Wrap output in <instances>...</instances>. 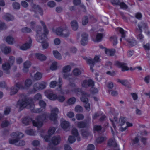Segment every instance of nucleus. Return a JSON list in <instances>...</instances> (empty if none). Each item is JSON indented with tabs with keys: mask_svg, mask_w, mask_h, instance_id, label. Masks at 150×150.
I'll list each match as a JSON object with an SVG mask.
<instances>
[{
	"mask_svg": "<svg viewBox=\"0 0 150 150\" xmlns=\"http://www.w3.org/2000/svg\"><path fill=\"white\" fill-rule=\"evenodd\" d=\"M119 6L121 8L125 9H127L128 7V6L124 2H120Z\"/></svg>",
	"mask_w": 150,
	"mask_h": 150,
	"instance_id": "50",
	"label": "nucleus"
},
{
	"mask_svg": "<svg viewBox=\"0 0 150 150\" xmlns=\"http://www.w3.org/2000/svg\"><path fill=\"white\" fill-rule=\"evenodd\" d=\"M114 65L119 68H121V70L123 71L129 70V68L127 66V64L125 63L117 61L115 62Z\"/></svg>",
	"mask_w": 150,
	"mask_h": 150,
	"instance_id": "7",
	"label": "nucleus"
},
{
	"mask_svg": "<svg viewBox=\"0 0 150 150\" xmlns=\"http://www.w3.org/2000/svg\"><path fill=\"white\" fill-rule=\"evenodd\" d=\"M21 31L23 33H29L31 32V29L28 27H24L22 28Z\"/></svg>",
	"mask_w": 150,
	"mask_h": 150,
	"instance_id": "43",
	"label": "nucleus"
},
{
	"mask_svg": "<svg viewBox=\"0 0 150 150\" xmlns=\"http://www.w3.org/2000/svg\"><path fill=\"white\" fill-rule=\"evenodd\" d=\"M76 99L75 98L72 97L69 99L68 100L67 103L69 104H74L76 102Z\"/></svg>",
	"mask_w": 150,
	"mask_h": 150,
	"instance_id": "53",
	"label": "nucleus"
},
{
	"mask_svg": "<svg viewBox=\"0 0 150 150\" xmlns=\"http://www.w3.org/2000/svg\"><path fill=\"white\" fill-rule=\"evenodd\" d=\"M103 37V34L98 33L96 37V41L97 42H100L101 40Z\"/></svg>",
	"mask_w": 150,
	"mask_h": 150,
	"instance_id": "40",
	"label": "nucleus"
},
{
	"mask_svg": "<svg viewBox=\"0 0 150 150\" xmlns=\"http://www.w3.org/2000/svg\"><path fill=\"white\" fill-rule=\"evenodd\" d=\"M42 29L40 28L37 31V34L36 38V40L42 43V47L44 49H46L48 46V43L46 41L47 38L46 39L44 38V36L42 35L41 31Z\"/></svg>",
	"mask_w": 150,
	"mask_h": 150,
	"instance_id": "3",
	"label": "nucleus"
},
{
	"mask_svg": "<svg viewBox=\"0 0 150 150\" xmlns=\"http://www.w3.org/2000/svg\"><path fill=\"white\" fill-rule=\"evenodd\" d=\"M110 41L112 43L114 46L117 43V38L116 36H112L110 38Z\"/></svg>",
	"mask_w": 150,
	"mask_h": 150,
	"instance_id": "33",
	"label": "nucleus"
},
{
	"mask_svg": "<svg viewBox=\"0 0 150 150\" xmlns=\"http://www.w3.org/2000/svg\"><path fill=\"white\" fill-rule=\"evenodd\" d=\"M75 110L77 112H82L83 111V109L81 106L77 105L75 107Z\"/></svg>",
	"mask_w": 150,
	"mask_h": 150,
	"instance_id": "46",
	"label": "nucleus"
},
{
	"mask_svg": "<svg viewBox=\"0 0 150 150\" xmlns=\"http://www.w3.org/2000/svg\"><path fill=\"white\" fill-rule=\"evenodd\" d=\"M106 139L105 137L100 136L99 137L96 139V141L97 143H101Z\"/></svg>",
	"mask_w": 150,
	"mask_h": 150,
	"instance_id": "37",
	"label": "nucleus"
},
{
	"mask_svg": "<svg viewBox=\"0 0 150 150\" xmlns=\"http://www.w3.org/2000/svg\"><path fill=\"white\" fill-rule=\"evenodd\" d=\"M32 8L30 10L31 11H33L35 12V14L34 16L35 17H38V16L36 14L38 13H39L41 16L43 15V11L39 5L33 4L32 5Z\"/></svg>",
	"mask_w": 150,
	"mask_h": 150,
	"instance_id": "6",
	"label": "nucleus"
},
{
	"mask_svg": "<svg viewBox=\"0 0 150 150\" xmlns=\"http://www.w3.org/2000/svg\"><path fill=\"white\" fill-rule=\"evenodd\" d=\"M56 130V129L54 127H50L48 131V134L50 135H52L54 133Z\"/></svg>",
	"mask_w": 150,
	"mask_h": 150,
	"instance_id": "48",
	"label": "nucleus"
},
{
	"mask_svg": "<svg viewBox=\"0 0 150 150\" xmlns=\"http://www.w3.org/2000/svg\"><path fill=\"white\" fill-rule=\"evenodd\" d=\"M6 28V26L5 23L0 21V31Z\"/></svg>",
	"mask_w": 150,
	"mask_h": 150,
	"instance_id": "52",
	"label": "nucleus"
},
{
	"mask_svg": "<svg viewBox=\"0 0 150 150\" xmlns=\"http://www.w3.org/2000/svg\"><path fill=\"white\" fill-rule=\"evenodd\" d=\"M71 24L72 29L74 31L77 30L78 28V26L76 21L75 20H73L71 21Z\"/></svg>",
	"mask_w": 150,
	"mask_h": 150,
	"instance_id": "25",
	"label": "nucleus"
},
{
	"mask_svg": "<svg viewBox=\"0 0 150 150\" xmlns=\"http://www.w3.org/2000/svg\"><path fill=\"white\" fill-rule=\"evenodd\" d=\"M87 124L86 122L81 121L78 123L77 126L79 128H85Z\"/></svg>",
	"mask_w": 150,
	"mask_h": 150,
	"instance_id": "34",
	"label": "nucleus"
},
{
	"mask_svg": "<svg viewBox=\"0 0 150 150\" xmlns=\"http://www.w3.org/2000/svg\"><path fill=\"white\" fill-rule=\"evenodd\" d=\"M62 84V82L61 79L59 78V82L58 83V86L60 89H61V86ZM57 85V83L56 81H53L51 82L50 84V86L51 88H54Z\"/></svg>",
	"mask_w": 150,
	"mask_h": 150,
	"instance_id": "12",
	"label": "nucleus"
},
{
	"mask_svg": "<svg viewBox=\"0 0 150 150\" xmlns=\"http://www.w3.org/2000/svg\"><path fill=\"white\" fill-rule=\"evenodd\" d=\"M94 85L93 81L91 79L84 80L82 83L83 87L87 88L88 86H93Z\"/></svg>",
	"mask_w": 150,
	"mask_h": 150,
	"instance_id": "11",
	"label": "nucleus"
},
{
	"mask_svg": "<svg viewBox=\"0 0 150 150\" xmlns=\"http://www.w3.org/2000/svg\"><path fill=\"white\" fill-rule=\"evenodd\" d=\"M117 82L120 83L123 86L127 87H130V83L127 80H120L119 79H117Z\"/></svg>",
	"mask_w": 150,
	"mask_h": 150,
	"instance_id": "19",
	"label": "nucleus"
},
{
	"mask_svg": "<svg viewBox=\"0 0 150 150\" xmlns=\"http://www.w3.org/2000/svg\"><path fill=\"white\" fill-rule=\"evenodd\" d=\"M82 38L81 41V44L85 46L88 43V35L85 33H82L81 34Z\"/></svg>",
	"mask_w": 150,
	"mask_h": 150,
	"instance_id": "10",
	"label": "nucleus"
},
{
	"mask_svg": "<svg viewBox=\"0 0 150 150\" xmlns=\"http://www.w3.org/2000/svg\"><path fill=\"white\" fill-rule=\"evenodd\" d=\"M138 26L139 27L140 32L141 33L142 32V28L146 29L147 28V24L146 23L143 22H141L138 24Z\"/></svg>",
	"mask_w": 150,
	"mask_h": 150,
	"instance_id": "21",
	"label": "nucleus"
},
{
	"mask_svg": "<svg viewBox=\"0 0 150 150\" xmlns=\"http://www.w3.org/2000/svg\"><path fill=\"white\" fill-rule=\"evenodd\" d=\"M45 95L47 98L49 99L52 100H56L57 96L54 94L52 93H47Z\"/></svg>",
	"mask_w": 150,
	"mask_h": 150,
	"instance_id": "22",
	"label": "nucleus"
},
{
	"mask_svg": "<svg viewBox=\"0 0 150 150\" xmlns=\"http://www.w3.org/2000/svg\"><path fill=\"white\" fill-rule=\"evenodd\" d=\"M88 20L87 16H85L83 18L82 24L83 25H85L88 23Z\"/></svg>",
	"mask_w": 150,
	"mask_h": 150,
	"instance_id": "47",
	"label": "nucleus"
},
{
	"mask_svg": "<svg viewBox=\"0 0 150 150\" xmlns=\"http://www.w3.org/2000/svg\"><path fill=\"white\" fill-rule=\"evenodd\" d=\"M3 18L7 21L12 20L14 19L13 16L9 13H6L5 14L3 17Z\"/></svg>",
	"mask_w": 150,
	"mask_h": 150,
	"instance_id": "26",
	"label": "nucleus"
},
{
	"mask_svg": "<svg viewBox=\"0 0 150 150\" xmlns=\"http://www.w3.org/2000/svg\"><path fill=\"white\" fill-rule=\"evenodd\" d=\"M68 140L69 143L72 144L75 142L76 139L74 136H70L69 137Z\"/></svg>",
	"mask_w": 150,
	"mask_h": 150,
	"instance_id": "56",
	"label": "nucleus"
},
{
	"mask_svg": "<svg viewBox=\"0 0 150 150\" xmlns=\"http://www.w3.org/2000/svg\"><path fill=\"white\" fill-rule=\"evenodd\" d=\"M89 132L87 130H83L82 131V135L84 137H87L89 135Z\"/></svg>",
	"mask_w": 150,
	"mask_h": 150,
	"instance_id": "63",
	"label": "nucleus"
},
{
	"mask_svg": "<svg viewBox=\"0 0 150 150\" xmlns=\"http://www.w3.org/2000/svg\"><path fill=\"white\" fill-rule=\"evenodd\" d=\"M57 63L56 62H53L50 67V69L52 71L55 70L57 69Z\"/></svg>",
	"mask_w": 150,
	"mask_h": 150,
	"instance_id": "45",
	"label": "nucleus"
},
{
	"mask_svg": "<svg viewBox=\"0 0 150 150\" xmlns=\"http://www.w3.org/2000/svg\"><path fill=\"white\" fill-rule=\"evenodd\" d=\"M61 140L60 137L59 136H56L52 138L51 142L53 145H57L60 143Z\"/></svg>",
	"mask_w": 150,
	"mask_h": 150,
	"instance_id": "13",
	"label": "nucleus"
},
{
	"mask_svg": "<svg viewBox=\"0 0 150 150\" xmlns=\"http://www.w3.org/2000/svg\"><path fill=\"white\" fill-rule=\"evenodd\" d=\"M93 129L94 131L97 132H99L102 129V127L100 125H95L93 127Z\"/></svg>",
	"mask_w": 150,
	"mask_h": 150,
	"instance_id": "49",
	"label": "nucleus"
},
{
	"mask_svg": "<svg viewBox=\"0 0 150 150\" xmlns=\"http://www.w3.org/2000/svg\"><path fill=\"white\" fill-rule=\"evenodd\" d=\"M110 2L114 6L119 5L120 1L119 0H111Z\"/></svg>",
	"mask_w": 150,
	"mask_h": 150,
	"instance_id": "54",
	"label": "nucleus"
},
{
	"mask_svg": "<svg viewBox=\"0 0 150 150\" xmlns=\"http://www.w3.org/2000/svg\"><path fill=\"white\" fill-rule=\"evenodd\" d=\"M72 133L75 137H77V136H78V130L76 128H73L72 129Z\"/></svg>",
	"mask_w": 150,
	"mask_h": 150,
	"instance_id": "58",
	"label": "nucleus"
},
{
	"mask_svg": "<svg viewBox=\"0 0 150 150\" xmlns=\"http://www.w3.org/2000/svg\"><path fill=\"white\" fill-rule=\"evenodd\" d=\"M89 96L90 94L89 93L83 92L82 97L81 98V100L85 103L84 107L88 111L90 110V105L88 103V100L87 97H89Z\"/></svg>",
	"mask_w": 150,
	"mask_h": 150,
	"instance_id": "5",
	"label": "nucleus"
},
{
	"mask_svg": "<svg viewBox=\"0 0 150 150\" xmlns=\"http://www.w3.org/2000/svg\"><path fill=\"white\" fill-rule=\"evenodd\" d=\"M83 59L85 60L87 64H89L90 65V69L92 72H93L94 70L93 67L94 66V62L92 59L90 57H85Z\"/></svg>",
	"mask_w": 150,
	"mask_h": 150,
	"instance_id": "9",
	"label": "nucleus"
},
{
	"mask_svg": "<svg viewBox=\"0 0 150 150\" xmlns=\"http://www.w3.org/2000/svg\"><path fill=\"white\" fill-rule=\"evenodd\" d=\"M36 57L40 60L42 61L46 59V57L45 55L37 53L35 54Z\"/></svg>",
	"mask_w": 150,
	"mask_h": 150,
	"instance_id": "27",
	"label": "nucleus"
},
{
	"mask_svg": "<svg viewBox=\"0 0 150 150\" xmlns=\"http://www.w3.org/2000/svg\"><path fill=\"white\" fill-rule=\"evenodd\" d=\"M15 85L18 89L25 88V86H23V83L21 82H19L16 83Z\"/></svg>",
	"mask_w": 150,
	"mask_h": 150,
	"instance_id": "32",
	"label": "nucleus"
},
{
	"mask_svg": "<svg viewBox=\"0 0 150 150\" xmlns=\"http://www.w3.org/2000/svg\"><path fill=\"white\" fill-rule=\"evenodd\" d=\"M125 122V118L124 117H121L120 118L119 120L120 125L122 126L123 125Z\"/></svg>",
	"mask_w": 150,
	"mask_h": 150,
	"instance_id": "51",
	"label": "nucleus"
},
{
	"mask_svg": "<svg viewBox=\"0 0 150 150\" xmlns=\"http://www.w3.org/2000/svg\"><path fill=\"white\" fill-rule=\"evenodd\" d=\"M108 145L110 146H114L115 147L114 150H120V149L117 146V144L114 139H110L108 142Z\"/></svg>",
	"mask_w": 150,
	"mask_h": 150,
	"instance_id": "14",
	"label": "nucleus"
},
{
	"mask_svg": "<svg viewBox=\"0 0 150 150\" xmlns=\"http://www.w3.org/2000/svg\"><path fill=\"white\" fill-rule=\"evenodd\" d=\"M40 23L43 26L44 31V33H42V35L44 36V38L45 39H46L47 38V35L48 33V30L47 28H46L45 23L42 21H41Z\"/></svg>",
	"mask_w": 150,
	"mask_h": 150,
	"instance_id": "20",
	"label": "nucleus"
},
{
	"mask_svg": "<svg viewBox=\"0 0 150 150\" xmlns=\"http://www.w3.org/2000/svg\"><path fill=\"white\" fill-rule=\"evenodd\" d=\"M42 77V74L39 72H37L34 75V78L36 80L41 79Z\"/></svg>",
	"mask_w": 150,
	"mask_h": 150,
	"instance_id": "44",
	"label": "nucleus"
},
{
	"mask_svg": "<svg viewBox=\"0 0 150 150\" xmlns=\"http://www.w3.org/2000/svg\"><path fill=\"white\" fill-rule=\"evenodd\" d=\"M31 64L29 61H26L24 63V68L23 71L25 73L28 71V68L30 66Z\"/></svg>",
	"mask_w": 150,
	"mask_h": 150,
	"instance_id": "23",
	"label": "nucleus"
},
{
	"mask_svg": "<svg viewBox=\"0 0 150 150\" xmlns=\"http://www.w3.org/2000/svg\"><path fill=\"white\" fill-rule=\"evenodd\" d=\"M12 6L13 8L16 9H19L20 8V5L17 2H14L13 3Z\"/></svg>",
	"mask_w": 150,
	"mask_h": 150,
	"instance_id": "55",
	"label": "nucleus"
},
{
	"mask_svg": "<svg viewBox=\"0 0 150 150\" xmlns=\"http://www.w3.org/2000/svg\"><path fill=\"white\" fill-rule=\"evenodd\" d=\"M39 104L41 108H34V104L32 103V100L24 96V98L19 100L17 102V107L21 110L27 107V108L31 110V111L33 112L39 113L44 111L46 104L44 101L41 100L39 101Z\"/></svg>",
	"mask_w": 150,
	"mask_h": 150,
	"instance_id": "1",
	"label": "nucleus"
},
{
	"mask_svg": "<svg viewBox=\"0 0 150 150\" xmlns=\"http://www.w3.org/2000/svg\"><path fill=\"white\" fill-rule=\"evenodd\" d=\"M18 90V89L16 86L12 87L11 88L10 95H12L16 94Z\"/></svg>",
	"mask_w": 150,
	"mask_h": 150,
	"instance_id": "36",
	"label": "nucleus"
},
{
	"mask_svg": "<svg viewBox=\"0 0 150 150\" xmlns=\"http://www.w3.org/2000/svg\"><path fill=\"white\" fill-rule=\"evenodd\" d=\"M64 28L59 27L57 28L56 30V33L57 35L61 36Z\"/></svg>",
	"mask_w": 150,
	"mask_h": 150,
	"instance_id": "38",
	"label": "nucleus"
},
{
	"mask_svg": "<svg viewBox=\"0 0 150 150\" xmlns=\"http://www.w3.org/2000/svg\"><path fill=\"white\" fill-rule=\"evenodd\" d=\"M76 117L77 119L81 120L84 119V116L82 114H78L76 115Z\"/></svg>",
	"mask_w": 150,
	"mask_h": 150,
	"instance_id": "61",
	"label": "nucleus"
},
{
	"mask_svg": "<svg viewBox=\"0 0 150 150\" xmlns=\"http://www.w3.org/2000/svg\"><path fill=\"white\" fill-rule=\"evenodd\" d=\"M73 74L75 76H78L80 75L81 72V70L78 68H76L73 71Z\"/></svg>",
	"mask_w": 150,
	"mask_h": 150,
	"instance_id": "35",
	"label": "nucleus"
},
{
	"mask_svg": "<svg viewBox=\"0 0 150 150\" xmlns=\"http://www.w3.org/2000/svg\"><path fill=\"white\" fill-rule=\"evenodd\" d=\"M70 34V32L67 28L65 27L64 28L63 30L61 36L64 38H67L69 36Z\"/></svg>",
	"mask_w": 150,
	"mask_h": 150,
	"instance_id": "18",
	"label": "nucleus"
},
{
	"mask_svg": "<svg viewBox=\"0 0 150 150\" xmlns=\"http://www.w3.org/2000/svg\"><path fill=\"white\" fill-rule=\"evenodd\" d=\"M32 40L30 39L29 43H26L20 47V49L22 50H26L29 48L31 46Z\"/></svg>",
	"mask_w": 150,
	"mask_h": 150,
	"instance_id": "17",
	"label": "nucleus"
},
{
	"mask_svg": "<svg viewBox=\"0 0 150 150\" xmlns=\"http://www.w3.org/2000/svg\"><path fill=\"white\" fill-rule=\"evenodd\" d=\"M15 57L13 56L10 57L8 62L10 64L13 65L15 62Z\"/></svg>",
	"mask_w": 150,
	"mask_h": 150,
	"instance_id": "64",
	"label": "nucleus"
},
{
	"mask_svg": "<svg viewBox=\"0 0 150 150\" xmlns=\"http://www.w3.org/2000/svg\"><path fill=\"white\" fill-rule=\"evenodd\" d=\"M11 64L8 62H5L2 64V67L3 69L6 71L7 74L10 73L9 70L11 68Z\"/></svg>",
	"mask_w": 150,
	"mask_h": 150,
	"instance_id": "15",
	"label": "nucleus"
},
{
	"mask_svg": "<svg viewBox=\"0 0 150 150\" xmlns=\"http://www.w3.org/2000/svg\"><path fill=\"white\" fill-rule=\"evenodd\" d=\"M62 128L66 131H69L70 129V124L69 122L66 121L62 122L61 124Z\"/></svg>",
	"mask_w": 150,
	"mask_h": 150,
	"instance_id": "16",
	"label": "nucleus"
},
{
	"mask_svg": "<svg viewBox=\"0 0 150 150\" xmlns=\"http://www.w3.org/2000/svg\"><path fill=\"white\" fill-rule=\"evenodd\" d=\"M11 124L10 122L8 121L7 120H5L2 122L1 126V127L3 128L6 127Z\"/></svg>",
	"mask_w": 150,
	"mask_h": 150,
	"instance_id": "41",
	"label": "nucleus"
},
{
	"mask_svg": "<svg viewBox=\"0 0 150 150\" xmlns=\"http://www.w3.org/2000/svg\"><path fill=\"white\" fill-rule=\"evenodd\" d=\"M32 84V81L30 79H26L25 82V88L29 87Z\"/></svg>",
	"mask_w": 150,
	"mask_h": 150,
	"instance_id": "31",
	"label": "nucleus"
},
{
	"mask_svg": "<svg viewBox=\"0 0 150 150\" xmlns=\"http://www.w3.org/2000/svg\"><path fill=\"white\" fill-rule=\"evenodd\" d=\"M58 112V109L57 108H52L51 110V113L49 117L50 119L52 120L55 121L57 118Z\"/></svg>",
	"mask_w": 150,
	"mask_h": 150,
	"instance_id": "8",
	"label": "nucleus"
},
{
	"mask_svg": "<svg viewBox=\"0 0 150 150\" xmlns=\"http://www.w3.org/2000/svg\"><path fill=\"white\" fill-rule=\"evenodd\" d=\"M4 52L5 54L9 53L11 51V48L9 47H6L4 49Z\"/></svg>",
	"mask_w": 150,
	"mask_h": 150,
	"instance_id": "59",
	"label": "nucleus"
},
{
	"mask_svg": "<svg viewBox=\"0 0 150 150\" xmlns=\"http://www.w3.org/2000/svg\"><path fill=\"white\" fill-rule=\"evenodd\" d=\"M47 5L50 7H53L56 6V3L53 1H50L47 3Z\"/></svg>",
	"mask_w": 150,
	"mask_h": 150,
	"instance_id": "60",
	"label": "nucleus"
},
{
	"mask_svg": "<svg viewBox=\"0 0 150 150\" xmlns=\"http://www.w3.org/2000/svg\"><path fill=\"white\" fill-rule=\"evenodd\" d=\"M47 115L46 113H44L42 115L38 116L36 118V121H32V119L29 117H26L23 118L22 123L25 125H29L32 122L34 126L38 127H40L43 125V121L46 119Z\"/></svg>",
	"mask_w": 150,
	"mask_h": 150,
	"instance_id": "2",
	"label": "nucleus"
},
{
	"mask_svg": "<svg viewBox=\"0 0 150 150\" xmlns=\"http://www.w3.org/2000/svg\"><path fill=\"white\" fill-rule=\"evenodd\" d=\"M24 136L23 133L20 132H17L13 133L11 134L12 139H10L9 142L11 144H17L19 141V139L22 138Z\"/></svg>",
	"mask_w": 150,
	"mask_h": 150,
	"instance_id": "4",
	"label": "nucleus"
},
{
	"mask_svg": "<svg viewBox=\"0 0 150 150\" xmlns=\"http://www.w3.org/2000/svg\"><path fill=\"white\" fill-rule=\"evenodd\" d=\"M117 29L119 30L120 33L122 35V38H125V35L124 30L122 28H118Z\"/></svg>",
	"mask_w": 150,
	"mask_h": 150,
	"instance_id": "62",
	"label": "nucleus"
},
{
	"mask_svg": "<svg viewBox=\"0 0 150 150\" xmlns=\"http://www.w3.org/2000/svg\"><path fill=\"white\" fill-rule=\"evenodd\" d=\"M56 100L60 102H62L65 100V98L64 96H57Z\"/></svg>",
	"mask_w": 150,
	"mask_h": 150,
	"instance_id": "57",
	"label": "nucleus"
},
{
	"mask_svg": "<svg viewBox=\"0 0 150 150\" xmlns=\"http://www.w3.org/2000/svg\"><path fill=\"white\" fill-rule=\"evenodd\" d=\"M25 133L30 135H35V132L33 129L26 130L25 131Z\"/></svg>",
	"mask_w": 150,
	"mask_h": 150,
	"instance_id": "42",
	"label": "nucleus"
},
{
	"mask_svg": "<svg viewBox=\"0 0 150 150\" xmlns=\"http://www.w3.org/2000/svg\"><path fill=\"white\" fill-rule=\"evenodd\" d=\"M127 41L128 42V45L130 46V47H132L137 44L136 41L133 39H127Z\"/></svg>",
	"mask_w": 150,
	"mask_h": 150,
	"instance_id": "28",
	"label": "nucleus"
},
{
	"mask_svg": "<svg viewBox=\"0 0 150 150\" xmlns=\"http://www.w3.org/2000/svg\"><path fill=\"white\" fill-rule=\"evenodd\" d=\"M105 52L108 55L110 56H113L115 53V50L113 49H108L105 50Z\"/></svg>",
	"mask_w": 150,
	"mask_h": 150,
	"instance_id": "24",
	"label": "nucleus"
},
{
	"mask_svg": "<svg viewBox=\"0 0 150 150\" xmlns=\"http://www.w3.org/2000/svg\"><path fill=\"white\" fill-rule=\"evenodd\" d=\"M14 39L11 36H8L6 39V41L9 44H13V42Z\"/></svg>",
	"mask_w": 150,
	"mask_h": 150,
	"instance_id": "39",
	"label": "nucleus"
},
{
	"mask_svg": "<svg viewBox=\"0 0 150 150\" xmlns=\"http://www.w3.org/2000/svg\"><path fill=\"white\" fill-rule=\"evenodd\" d=\"M71 66L67 65L64 67L62 69V71L63 73H66L70 72L71 71Z\"/></svg>",
	"mask_w": 150,
	"mask_h": 150,
	"instance_id": "30",
	"label": "nucleus"
},
{
	"mask_svg": "<svg viewBox=\"0 0 150 150\" xmlns=\"http://www.w3.org/2000/svg\"><path fill=\"white\" fill-rule=\"evenodd\" d=\"M53 54L55 57L58 59H61L62 58V57L60 53L57 50H53Z\"/></svg>",
	"mask_w": 150,
	"mask_h": 150,
	"instance_id": "29",
	"label": "nucleus"
}]
</instances>
